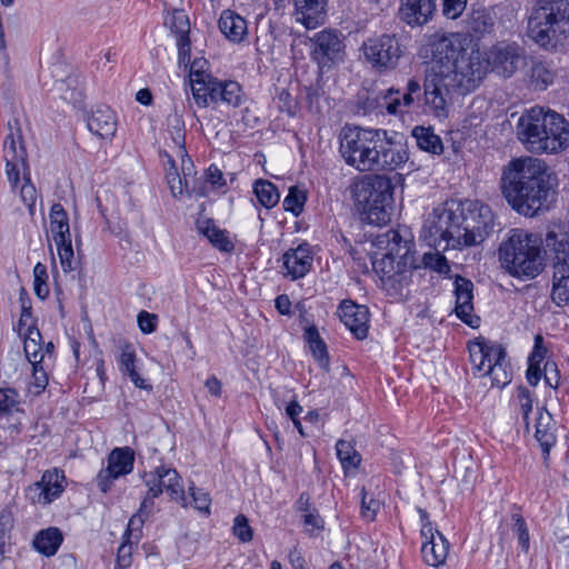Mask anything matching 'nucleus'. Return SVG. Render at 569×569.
Segmentation results:
<instances>
[{"label": "nucleus", "mask_w": 569, "mask_h": 569, "mask_svg": "<svg viewBox=\"0 0 569 569\" xmlns=\"http://www.w3.org/2000/svg\"><path fill=\"white\" fill-rule=\"evenodd\" d=\"M535 438L541 447L545 461H547L549 459L550 450L557 441V437L555 435V421L548 411L539 413L536 423Z\"/></svg>", "instance_id": "nucleus-28"}, {"label": "nucleus", "mask_w": 569, "mask_h": 569, "mask_svg": "<svg viewBox=\"0 0 569 569\" xmlns=\"http://www.w3.org/2000/svg\"><path fill=\"white\" fill-rule=\"evenodd\" d=\"M421 84L420 82L411 78L408 80L406 84V92L400 98L401 103L403 107L409 108L411 107L416 101L422 103V96H421Z\"/></svg>", "instance_id": "nucleus-52"}, {"label": "nucleus", "mask_w": 569, "mask_h": 569, "mask_svg": "<svg viewBox=\"0 0 569 569\" xmlns=\"http://www.w3.org/2000/svg\"><path fill=\"white\" fill-rule=\"evenodd\" d=\"M491 208L478 200H448L435 208L425 220L422 231L430 246L443 249L481 243L493 231Z\"/></svg>", "instance_id": "nucleus-2"}, {"label": "nucleus", "mask_w": 569, "mask_h": 569, "mask_svg": "<svg viewBox=\"0 0 569 569\" xmlns=\"http://www.w3.org/2000/svg\"><path fill=\"white\" fill-rule=\"evenodd\" d=\"M9 133L3 141V159L6 161V174L10 183L11 190L16 191L20 182L22 173L23 183L20 187V199L27 206L29 214H36V203L38 191L30 178V166L28 154L23 144V138L20 128H13L8 124Z\"/></svg>", "instance_id": "nucleus-10"}, {"label": "nucleus", "mask_w": 569, "mask_h": 569, "mask_svg": "<svg viewBox=\"0 0 569 569\" xmlns=\"http://www.w3.org/2000/svg\"><path fill=\"white\" fill-rule=\"evenodd\" d=\"M190 83L192 97L200 108H207L210 103H214L213 87H216L217 78L209 73L200 71L190 72Z\"/></svg>", "instance_id": "nucleus-23"}, {"label": "nucleus", "mask_w": 569, "mask_h": 569, "mask_svg": "<svg viewBox=\"0 0 569 569\" xmlns=\"http://www.w3.org/2000/svg\"><path fill=\"white\" fill-rule=\"evenodd\" d=\"M543 377L546 383L549 387L553 389H557L559 387L560 372L557 368V365L553 361H546L543 367Z\"/></svg>", "instance_id": "nucleus-62"}, {"label": "nucleus", "mask_w": 569, "mask_h": 569, "mask_svg": "<svg viewBox=\"0 0 569 569\" xmlns=\"http://www.w3.org/2000/svg\"><path fill=\"white\" fill-rule=\"evenodd\" d=\"M166 24L169 26L176 39L189 37L190 33V21L184 10L174 9L169 19L166 20Z\"/></svg>", "instance_id": "nucleus-44"}, {"label": "nucleus", "mask_w": 569, "mask_h": 569, "mask_svg": "<svg viewBox=\"0 0 569 569\" xmlns=\"http://www.w3.org/2000/svg\"><path fill=\"white\" fill-rule=\"evenodd\" d=\"M213 87V99L214 104L226 103L227 106L237 108L243 101V91L241 86L237 81L232 80H219Z\"/></svg>", "instance_id": "nucleus-29"}, {"label": "nucleus", "mask_w": 569, "mask_h": 569, "mask_svg": "<svg viewBox=\"0 0 569 569\" xmlns=\"http://www.w3.org/2000/svg\"><path fill=\"white\" fill-rule=\"evenodd\" d=\"M551 300L558 307L569 306V273L552 272Z\"/></svg>", "instance_id": "nucleus-42"}, {"label": "nucleus", "mask_w": 569, "mask_h": 569, "mask_svg": "<svg viewBox=\"0 0 569 569\" xmlns=\"http://www.w3.org/2000/svg\"><path fill=\"white\" fill-rule=\"evenodd\" d=\"M146 486L148 492L142 500V507H153V500L158 498L163 491L169 497L187 507V497L181 485V477L176 469L168 466H159L149 475L146 473Z\"/></svg>", "instance_id": "nucleus-13"}, {"label": "nucleus", "mask_w": 569, "mask_h": 569, "mask_svg": "<svg viewBox=\"0 0 569 569\" xmlns=\"http://www.w3.org/2000/svg\"><path fill=\"white\" fill-rule=\"evenodd\" d=\"M422 539L421 556L423 561L431 567L443 565L449 551V542L445 536L439 530H435L432 538Z\"/></svg>", "instance_id": "nucleus-22"}, {"label": "nucleus", "mask_w": 569, "mask_h": 569, "mask_svg": "<svg viewBox=\"0 0 569 569\" xmlns=\"http://www.w3.org/2000/svg\"><path fill=\"white\" fill-rule=\"evenodd\" d=\"M478 86L460 84V80L452 79L448 74H440L426 70L425 80L421 86L423 111L439 119H446L449 116L451 104V92L457 91L460 94H467L473 91Z\"/></svg>", "instance_id": "nucleus-11"}, {"label": "nucleus", "mask_w": 569, "mask_h": 569, "mask_svg": "<svg viewBox=\"0 0 569 569\" xmlns=\"http://www.w3.org/2000/svg\"><path fill=\"white\" fill-rule=\"evenodd\" d=\"M546 353L547 349L543 346V338L541 335H537L533 349L528 358V369L526 372L527 380L532 387H536L541 379L540 363L545 360Z\"/></svg>", "instance_id": "nucleus-33"}, {"label": "nucleus", "mask_w": 569, "mask_h": 569, "mask_svg": "<svg viewBox=\"0 0 569 569\" xmlns=\"http://www.w3.org/2000/svg\"><path fill=\"white\" fill-rule=\"evenodd\" d=\"M309 348L312 352L313 358L318 361L319 366L328 370L329 356L325 341L321 340L316 343L309 345Z\"/></svg>", "instance_id": "nucleus-60"}, {"label": "nucleus", "mask_w": 569, "mask_h": 569, "mask_svg": "<svg viewBox=\"0 0 569 569\" xmlns=\"http://www.w3.org/2000/svg\"><path fill=\"white\" fill-rule=\"evenodd\" d=\"M88 129L102 139L112 138L117 130L116 116L106 106L98 107L87 120Z\"/></svg>", "instance_id": "nucleus-24"}, {"label": "nucleus", "mask_w": 569, "mask_h": 569, "mask_svg": "<svg viewBox=\"0 0 569 569\" xmlns=\"http://www.w3.org/2000/svg\"><path fill=\"white\" fill-rule=\"evenodd\" d=\"M436 10V0H401L399 16L408 26L427 23Z\"/></svg>", "instance_id": "nucleus-20"}, {"label": "nucleus", "mask_w": 569, "mask_h": 569, "mask_svg": "<svg viewBox=\"0 0 569 569\" xmlns=\"http://www.w3.org/2000/svg\"><path fill=\"white\" fill-rule=\"evenodd\" d=\"M178 60L180 66L187 67L191 58V42L189 37L177 39Z\"/></svg>", "instance_id": "nucleus-63"}, {"label": "nucleus", "mask_w": 569, "mask_h": 569, "mask_svg": "<svg viewBox=\"0 0 569 569\" xmlns=\"http://www.w3.org/2000/svg\"><path fill=\"white\" fill-rule=\"evenodd\" d=\"M218 26L223 36L233 43H240L248 34L246 19L232 10H223Z\"/></svg>", "instance_id": "nucleus-25"}, {"label": "nucleus", "mask_w": 569, "mask_h": 569, "mask_svg": "<svg viewBox=\"0 0 569 569\" xmlns=\"http://www.w3.org/2000/svg\"><path fill=\"white\" fill-rule=\"evenodd\" d=\"M234 536L241 541V542H249L252 540L253 531L252 528L249 526L248 519L243 515H238L234 518L233 527H232Z\"/></svg>", "instance_id": "nucleus-54"}, {"label": "nucleus", "mask_w": 569, "mask_h": 569, "mask_svg": "<svg viewBox=\"0 0 569 569\" xmlns=\"http://www.w3.org/2000/svg\"><path fill=\"white\" fill-rule=\"evenodd\" d=\"M518 407L522 413L525 425L529 426V415L532 411V395L531 391L523 386L518 387L516 395Z\"/></svg>", "instance_id": "nucleus-50"}, {"label": "nucleus", "mask_w": 569, "mask_h": 569, "mask_svg": "<svg viewBox=\"0 0 569 569\" xmlns=\"http://www.w3.org/2000/svg\"><path fill=\"white\" fill-rule=\"evenodd\" d=\"M467 0H443L442 13L448 19H457L465 11Z\"/></svg>", "instance_id": "nucleus-57"}, {"label": "nucleus", "mask_w": 569, "mask_h": 569, "mask_svg": "<svg viewBox=\"0 0 569 569\" xmlns=\"http://www.w3.org/2000/svg\"><path fill=\"white\" fill-rule=\"evenodd\" d=\"M456 315L470 327H475L472 319L473 311V283L463 277L458 276L455 280Z\"/></svg>", "instance_id": "nucleus-21"}, {"label": "nucleus", "mask_w": 569, "mask_h": 569, "mask_svg": "<svg viewBox=\"0 0 569 569\" xmlns=\"http://www.w3.org/2000/svg\"><path fill=\"white\" fill-rule=\"evenodd\" d=\"M151 508L152 507H142V505L140 506L138 512L129 519L123 538L131 539L133 537L136 542H138L141 537V529L144 522V518L150 513Z\"/></svg>", "instance_id": "nucleus-46"}, {"label": "nucleus", "mask_w": 569, "mask_h": 569, "mask_svg": "<svg viewBox=\"0 0 569 569\" xmlns=\"http://www.w3.org/2000/svg\"><path fill=\"white\" fill-rule=\"evenodd\" d=\"M117 479L118 477L108 467H106L98 472L96 483L101 492L107 493L111 490L113 482Z\"/></svg>", "instance_id": "nucleus-58"}, {"label": "nucleus", "mask_w": 569, "mask_h": 569, "mask_svg": "<svg viewBox=\"0 0 569 569\" xmlns=\"http://www.w3.org/2000/svg\"><path fill=\"white\" fill-rule=\"evenodd\" d=\"M360 50L373 70L386 73L398 67L405 46L396 34L381 33L366 39Z\"/></svg>", "instance_id": "nucleus-12"}, {"label": "nucleus", "mask_w": 569, "mask_h": 569, "mask_svg": "<svg viewBox=\"0 0 569 569\" xmlns=\"http://www.w3.org/2000/svg\"><path fill=\"white\" fill-rule=\"evenodd\" d=\"M419 54L430 60L426 70L448 74L460 80L462 86H479L486 76V63L481 52L478 49L469 52L467 38L459 32L431 34Z\"/></svg>", "instance_id": "nucleus-5"}, {"label": "nucleus", "mask_w": 569, "mask_h": 569, "mask_svg": "<svg viewBox=\"0 0 569 569\" xmlns=\"http://www.w3.org/2000/svg\"><path fill=\"white\" fill-rule=\"evenodd\" d=\"M328 0H295V16L307 29L325 23Z\"/></svg>", "instance_id": "nucleus-19"}, {"label": "nucleus", "mask_w": 569, "mask_h": 569, "mask_svg": "<svg viewBox=\"0 0 569 569\" xmlns=\"http://www.w3.org/2000/svg\"><path fill=\"white\" fill-rule=\"evenodd\" d=\"M64 480V475L62 471L58 469H53L52 471H46L41 478L40 483L43 486L48 499L56 500L63 491L62 482Z\"/></svg>", "instance_id": "nucleus-41"}, {"label": "nucleus", "mask_w": 569, "mask_h": 569, "mask_svg": "<svg viewBox=\"0 0 569 569\" xmlns=\"http://www.w3.org/2000/svg\"><path fill=\"white\" fill-rule=\"evenodd\" d=\"M57 249H58V256L60 259V264L62 270L67 273L74 269L73 266V249H72V242L71 239H67L63 241V243L59 241H54Z\"/></svg>", "instance_id": "nucleus-51"}, {"label": "nucleus", "mask_w": 569, "mask_h": 569, "mask_svg": "<svg viewBox=\"0 0 569 569\" xmlns=\"http://www.w3.org/2000/svg\"><path fill=\"white\" fill-rule=\"evenodd\" d=\"M306 200L307 196L305 191L300 190L298 187H291L289 193L283 199L282 206L286 211L299 216L303 210Z\"/></svg>", "instance_id": "nucleus-47"}, {"label": "nucleus", "mask_w": 569, "mask_h": 569, "mask_svg": "<svg viewBox=\"0 0 569 569\" xmlns=\"http://www.w3.org/2000/svg\"><path fill=\"white\" fill-rule=\"evenodd\" d=\"M555 81V71L543 61H537L530 70V83L536 90H546Z\"/></svg>", "instance_id": "nucleus-39"}, {"label": "nucleus", "mask_w": 569, "mask_h": 569, "mask_svg": "<svg viewBox=\"0 0 569 569\" xmlns=\"http://www.w3.org/2000/svg\"><path fill=\"white\" fill-rule=\"evenodd\" d=\"M32 368H33V372H32V377H33L32 387L34 388V390H32V392L36 393V395H39V393H41L46 389V387L48 385V377H47V373L43 370L41 363L40 365H33Z\"/></svg>", "instance_id": "nucleus-61"}, {"label": "nucleus", "mask_w": 569, "mask_h": 569, "mask_svg": "<svg viewBox=\"0 0 569 569\" xmlns=\"http://www.w3.org/2000/svg\"><path fill=\"white\" fill-rule=\"evenodd\" d=\"M57 89L66 102L71 103L74 107H78L83 102V88L77 76H69L64 80L59 81L57 83Z\"/></svg>", "instance_id": "nucleus-37"}, {"label": "nucleus", "mask_w": 569, "mask_h": 569, "mask_svg": "<svg viewBox=\"0 0 569 569\" xmlns=\"http://www.w3.org/2000/svg\"><path fill=\"white\" fill-rule=\"evenodd\" d=\"M521 57L522 50L517 43L499 42L483 58L486 72L490 68L497 74L510 78L517 71Z\"/></svg>", "instance_id": "nucleus-15"}, {"label": "nucleus", "mask_w": 569, "mask_h": 569, "mask_svg": "<svg viewBox=\"0 0 569 569\" xmlns=\"http://www.w3.org/2000/svg\"><path fill=\"white\" fill-rule=\"evenodd\" d=\"M62 541L63 536L61 530L57 527H49L47 529L40 530L36 535L33 539V547L43 556L52 557L57 553Z\"/></svg>", "instance_id": "nucleus-30"}, {"label": "nucleus", "mask_w": 569, "mask_h": 569, "mask_svg": "<svg viewBox=\"0 0 569 569\" xmlns=\"http://www.w3.org/2000/svg\"><path fill=\"white\" fill-rule=\"evenodd\" d=\"M493 26V17L486 9L473 10L467 20V28L475 37L490 33Z\"/></svg>", "instance_id": "nucleus-38"}, {"label": "nucleus", "mask_w": 569, "mask_h": 569, "mask_svg": "<svg viewBox=\"0 0 569 569\" xmlns=\"http://www.w3.org/2000/svg\"><path fill=\"white\" fill-rule=\"evenodd\" d=\"M500 189L517 213L535 218L547 213L556 204L559 178L543 160L519 157L502 167Z\"/></svg>", "instance_id": "nucleus-1"}, {"label": "nucleus", "mask_w": 569, "mask_h": 569, "mask_svg": "<svg viewBox=\"0 0 569 569\" xmlns=\"http://www.w3.org/2000/svg\"><path fill=\"white\" fill-rule=\"evenodd\" d=\"M336 450L343 469L357 468L360 465L361 457L351 442L340 439L337 441Z\"/></svg>", "instance_id": "nucleus-43"}, {"label": "nucleus", "mask_w": 569, "mask_h": 569, "mask_svg": "<svg viewBox=\"0 0 569 569\" xmlns=\"http://www.w3.org/2000/svg\"><path fill=\"white\" fill-rule=\"evenodd\" d=\"M20 410V396L14 388H0V416H10Z\"/></svg>", "instance_id": "nucleus-45"}, {"label": "nucleus", "mask_w": 569, "mask_h": 569, "mask_svg": "<svg viewBox=\"0 0 569 569\" xmlns=\"http://www.w3.org/2000/svg\"><path fill=\"white\" fill-rule=\"evenodd\" d=\"M412 137L416 139L419 149L431 154H441L443 152L442 140L435 133L431 127H415L412 130Z\"/></svg>", "instance_id": "nucleus-35"}, {"label": "nucleus", "mask_w": 569, "mask_h": 569, "mask_svg": "<svg viewBox=\"0 0 569 569\" xmlns=\"http://www.w3.org/2000/svg\"><path fill=\"white\" fill-rule=\"evenodd\" d=\"M512 530L518 537L519 545L525 552H528L530 547V536L527 523L520 513H512Z\"/></svg>", "instance_id": "nucleus-48"}, {"label": "nucleus", "mask_w": 569, "mask_h": 569, "mask_svg": "<svg viewBox=\"0 0 569 569\" xmlns=\"http://www.w3.org/2000/svg\"><path fill=\"white\" fill-rule=\"evenodd\" d=\"M312 256L307 243L299 244L296 249H290L282 257L283 274L292 280L302 278L310 270Z\"/></svg>", "instance_id": "nucleus-18"}, {"label": "nucleus", "mask_w": 569, "mask_h": 569, "mask_svg": "<svg viewBox=\"0 0 569 569\" xmlns=\"http://www.w3.org/2000/svg\"><path fill=\"white\" fill-rule=\"evenodd\" d=\"M500 343L491 342V341H482L475 342L469 347L470 361L472 363V369L478 372L480 376H483L487 365L493 361L495 356H497Z\"/></svg>", "instance_id": "nucleus-27"}, {"label": "nucleus", "mask_w": 569, "mask_h": 569, "mask_svg": "<svg viewBox=\"0 0 569 569\" xmlns=\"http://www.w3.org/2000/svg\"><path fill=\"white\" fill-rule=\"evenodd\" d=\"M497 353L493 361L487 365L483 376L490 377L492 386L503 388L512 380V368L507 358L506 349L502 346Z\"/></svg>", "instance_id": "nucleus-26"}, {"label": "nucleus", "mask_w": 569, "mask_h": 569, "mask_svg": "<svg viewBox=\"0 0 569 569\" xmlns=\"http://www.w3.org/2000/svg\"><path fill=\"white\" fill-rule=\"evenodd\" d=\"M49 218L53 241L63 243L67 239H71L69 217L61 203L57 202L51 206Z\"/></svg>", "instance_id": "nucleus-32"}, {"label": "nucleus", "mask_w": 569, "mask_h": 569, "mask_svg": "<svg viewBox=\"0 0 569 569\" xmlns=\"http://www.w3.org/2000/svg\"><path fill=\"white\" fill-rule=\"evenodd\" d=\"M378 244H385L386 253L375 259L372 267L379 274L387 295L395 299L406 296L405 291L412 281V270L430 269L440 274L450 271V266L439 251H428L421 258L416 257L415 241L409 229H390L378 237Z\"/></svg>", "instance_id": "nucleus-3"}, {"label": "nucleus", "mask_w": 569, "mask_h": 569, "mask_svg": "<svg viewBox=\"0 0 569 569\" xmlns=\"http://www.w3.org/2000/svg\"><path fill=\"white\" fill-rule=\"evenodd\" d=\"M518 140L532 153L555 154L569 146V122L543 107L527 110L516 126Z\"/></svg>", "instance_id": "nucleus-6"}, {"label": "nucleus", "mask_w": 569, "mask_h": 569, "mask_svg": "<svg viewBox=\"0 0 569 569\" xmlns=\"http://www.w3.org/2000/svg\"><path fill=\"white\" fill-rule=\"evenodd\" d=\"M132 545L131 539L124 538V541L118 549L117 561L122 568H127L131 565Z\"/></svg>", "instance_id": "nucleus-64"}, {"label": "nucleus", "mask_w": 569, "mask_h": 569, "mask_svg": "<svg viewBox=\"0 0 569 569\" xmlns=\"http://www.w3.org/2000/svg\"><path fill=\"white\" fill-rule=\"evenodd\" d=\"M33 277H34V281H33L34 293L40 299L43 300L49 295V287L47 283V281H48L47 267L43 263L38 262L33 268Z\"/></svg>", "instance_id": "nucleus-49"}, {"label": "nucleus", "mask_w": 569, "mask_h": 569, "mask_svg": "<svg viewBox=\"0 0 569 569\" xmlns=\"http://www.w3.org/2000/svg\"><path fill=\"white\" fill-rule=\"evenodd\" d=\"M107 467L118 477L132 472L134 451L130 447L114 448L107 458Z\"/></svg>", "instance_id": "nucleus-31"}, {"label": "nucleus", "mask_w": 569, "mask_h": 569, "mask_svg": "<svg viewBox=\"0 0 569 569\" xmlns=\"http://www.w3.org/2000/svg\"><path fill=\"white\" fill-rule=\"evenodd\" d=\"M119 369L123 375L129 376L137 388L151 390V386L146 383V380L136 370V352L129 343L124 345L121 349Z\"/></svg>", "instance_id": "nucleus-34"}, {"label": "nucleus", "mask_w": 569, "mask_h": 569, "mask_svg": "<svg viewBox=\"0 0 569 569\" xmlns=\"http://www.w3.org/2000/svg\"><path fill=\"white\" fill-rule=\"evenodd\" d=\"M199 231L210 241V243L223 252H231L234 249L226 230L219 229L211 220L199 224Z\"/></svg>", "instance_id": "nucleus-36"}, {"label": "nucleus", "mask_w": 569, "mask_h": 569, "mask_svg": "<svg viewBox=\"0 0 569 569\" xmlns=\"http://www.w3.org/2000/svg\"><path fill=\"white\" fill-rule=\"evenodd\" d=\"M338 316L357 339L362 340L367 337L369 310L366 306L357 305L351 300H342L338 308Z\"/></svg>", "instance_id": "nucleus-16"}, {"label": "nucleus", "mask_w": 569, "mask_h": 569, "mask_svg": "<svg viewBox=\"0 0 569 569\" xmlns=\"http://www.w3.org/2000/svg\"><path fill=\"white\" fill-rule=\"evenodd\" d=\"M253 192L259 203L267 209L273 208L280 199L278 188L268 180H257L253 184Z\"/></svg>", "instance_id": "nucleus-40"}, {"label": "nucleus", "mask_w": 569, "mask_h": 569, "mask_svg": "<svg viewBox=\"0 0 569 569\" xmlns=\"http://www.w3.org/2000/svg\"><path fill=\"white\" fill-rule=\"evenodd\" d=\"M190 496L192 497L193 507L201 512H209L211 499L208 492L203 489L189 487Z\"/></svg>", "instance_id": "nucleus-55"}, {"label": "nucleus", "mask_w": 569, "mask_h": 569, "mask_svg": "<svg viewBox=\"0 0 569 569\" xmlns=\"http://www.w3.org/2000/svg\"><path fill=\"white\" fill-rule=\"evenodd\" d=\"M339 138L345 162L360 172L393 171L409 159L408 147L396 132L346 126Z\"/></svg>", "instance_id": "nucleus-4"}, {"label": "nucleus", "mask_w": 569, "mask_h": 569, "mask_svg": "<svg viewBox=\"0 0 569 569\" xmlns=\"http://www.w3.org/2000/svg\"><path fill=\"white\" fill-rule=\"evenodd\" d=\"M311 57L320 70H330L345 59L346 46L339 33L331 29L317 32L311 39Z\"/></svg>", "instance_id": "nucleus-14"}, {"label": "nucleus", "mask_w": 569, "mask_h": 569, "mask_svg": "<svg viewBox=\"0 0 569 569\" xmlns=\"http://www.w3.org/2000/svg\"><path fill=\"white\" fill-rule=\"evenodd\" d=\"M542 239L525 229H511L498 249L501 267L512 277L533 279L543 270Z\"/></svg>", "instance_id": "nucleus-8"}, {"label": "nucleus", "mask_w": 569, "mask_h": 569, "mask_svg": "<svg viewBox=\"0 0 569 569\" xmlns=\"http://www.w3.org/2000/svg\"><path fill=\"white\" fill-rule=\"evenodd\" d=\"M204 178L206 182H208L214 190H221L227 187L224 176L216 164H211L206 170Z\"/></svg>", "instance_id": "nucleus-56"}, {"label": "nucleus", "mask_w": 569, "mask_h": 569, "mask_svg": "<svg viewBox=\"0 0 569 569\" xmlns=\"http://www.w3.org/2000/svg\"><path fill=\"white\" fill-rule=\"evenodd\" d=\"M395 188L385 176H367L351 188L356 206L371 224H386L390 221Z\"/></svg>", "instance_id": "nucleus-9"}, {"label": "nucleus", "mask_w": 569, "mask_h": 569, "mask_svg": "<svg viewBox=\"0 0 569 569\" xmlns=\"http://www.w3.org/2000/svg\"><path fill=\"white\" fill-rule=\"evenodd\" d=\"M526 34L545 50L562 47L569 38V1L532 0Z\"/></svg>", "instance_id": "nucleus-7"}, {"label": "nucleus", "mask_w": 569, "mask_h": 569, "mask_svg": "<svg viewBox=\"0 0 569 569\" xmlns=\"http://www.w3.org/2000/svg\"><path fill=\"white\" fill-rule=\"evenodd\" d=\"M23 349L26 357L32 366L42 362L44 355L39 341L32 339L31 341H24Z\"/></svg>", "instance_id": "nucleus-59"}, {"label": "nucleus", "mask_w": 569, "mask_h": 569, "mask_svg": "<svg viewBox=\"0 0 569 569\" xmlns=\"http://www.w3.org/2000/svg\"><path fill=\"white\" fill-rule=\"evenodd\" d=\"M361 516L367 520H373L377 511L380 508V502L373 498L372 495H368L366 487L361 488Z\"/></svg>", "instance_id": "nucleus-53"}, {"label": "nucleus", "mask_w": 569, "mask_h": 569, "mask_svg": "<svg viewBox=\"0 0 569 569\" xmlns=\"http://www.w3.org/2000/svg\"><path fill=\"white\" fill-rule=\"evenodd\" d=\"M542 243L551 262L565 254L569 250V223L562 221L549 223Z\"/></svg>", "instance_id": "nucleus-17"}]
</instances>
